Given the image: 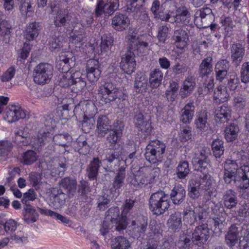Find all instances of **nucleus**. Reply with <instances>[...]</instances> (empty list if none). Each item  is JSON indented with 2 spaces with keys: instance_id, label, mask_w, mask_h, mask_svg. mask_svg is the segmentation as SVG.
<instances>
[{
  "instance_id": "obj_1",
  "label": "nucleus",
  "mask_w": 249,
  "mask_h": 249,
  "mask_svg": "<svg viewBox=\"0 0 249 249\" xmlns=\"http://www.w3.org/2000/svg\"><path fill=\"white\" fill-rule=\"evenodd\" d=\"M224 168V180L226 183H233L241 189H246L249 187V165L238 168L235 161L228 159L225 161Z\"/></svg>"
},
{
  "instance_id": "obj_2",
  "label": "nucleus",
  "mask_w": 249,
  "mask_h": 249,
  "mask_svg": "<svg viewBox=\"0 0 249 249\" xmlns=\"http://www.w3.org/2000/svg\"><path fill=\"white\" fill-rule=\"evenodd\" d=\"M97 107L91 100L83 101L76 106L74 113L79 119L83 118L82 126L91 129L94 125V116L97 113Z\"/></svg>"
},
{
  "instance_id": "obj_3",
  "label": "nucleus",
  "mask_w": 249,
  "mask_h": 249,
  "mask_svg": "<svg viewBox=\"0 0 249 249\" xmlns=\"http://www.w3.org/2000/svg\"><path fill=\"white\" fill-rule=\"evenodd\" d=\"M119 210L118 207L110 208L106 214L105 220L103 222L100 231L103 235H105L108 230L113 227V224H115V230L120 231L125 229L127 223L124 216L119 215Z\"/></svg>"
},
{
  "instance_id": "obj_4",
  "label": "nucleus",
  "mask_w": 249,
  "mask_h": 249,
  "mask_svg": "<svg viewBox=\"0 0 249 249\" xmlns=\"http://www.w3.org/2000/svg\"><path fill=\"white\" fill-rule=\"evenodd\" d=\"M170 200L169 196L164 192L158 191L150 197L149 205L150 211L156 215H160L168 210Z\"/></svg>"
},
{
  "instance_id": "obj_5",
  "label": "nucleus",
  "mask_w": 249,
  "mask_h": 249,
  "mask_svg": "<svg viewBox=\"0 0 249 249\" xmlns=\"http://www.w3.org/2000/svg\"><path fill=\"white\" fill-rule=\"evenodd\" d=\"M101 100L105 104H110L116 99L124 100L125 95L122 91L111 83L101 85L98 89Z\"/></svg>"
},
{
  "instance_id": "obj_6",
  "label": "nucleus",
  "mask_w": 249,
  "mask_h": 249,
  "mask_svg": "<svg viewBox=\"0 0 249 249\" xmlns=\"http://www.w3.org/2000/svg\"><path fill=\"white\" fill-rule=\"evenodd\" d=\"M159 168H154L149 172L144 173L140 170L138 171L136 174L133 175V178L128 177L127 179H131L130 184L136 188H142L148 184L154 182L155 178L159 175Z\"/></svg>"
},
{
  "instance_id": "obj_7",
  "label": "nucleus",
  "mask_w": 249,
  "mask_h": 249,
  "mask_svg": "<svg viewBox=\"0 0 249 249\" xmlns=\"http://www.w3.org/2000/svg\"><path fill=\"white\" fill-rule=\"evenodd\" d=\"M53 68L48 63H42L36 66L33 71L34 82L38 85L48 83L53 75Z\"/></svg>"
},
{
  "instance_id": "obj_8",
  "label": "nucleus",
  "mask_w": 249,
  "mask_h": 249,
  "mask_svg": "<svg viewBox=\"0 0 249 249\" xmlns=\"http://www.w3.org/2000/svg\"><path fill=\"white\" fill-rule=\"evenodd\" d=\"M119 6L118 0H102L99 1L95 8V14L97 16H101L103 13L110 15Z\"/></svg>"
},
{
  "instance_id": "obj_9",
  "label": "nucleus",
  "mask_w": 249,
  "mask_h": 249,
  "mask_svg": "<svg viewBox=\"0 0 249 249\" xmlns=\"http://www.w3.org/2000/svg\"><path fill=\"white\" fill-rule=\"evenodd\" d=\"M87 77L91 83H95L99 79L101 70L99 61L94 59H91L87 61L86 67Z\"/></svg>"
},
{
  "instance_id": "obj_10",
  "label": "nucleus",
  "mask_w": 249,
  "mask_h": 249,
  "mask_svg": "<svg viewBox=\"0 0 249 249\" xmlns=\"http://www.w3.org/2000/svg\"><path fill=\"white\" fill-rule=\"evenodd\" d=\"M49 193L50 205L55 209L62 208L65 203L66 194L57 188H51Z\"/></svg>"
},
{
  "instance_id": "obj_11",
  "label": "nucleus",
  "mask_w": 249,
  "mask_h": 249,
  "mask_svg": "<svg viewBox=\"0 0 249 249\" xmlns=\"http://www.w3.org/2000/svg\"><path fill=\"white\" fill-rule=\"evenodd\" d=\"M136 62L135 55L131 51L127 52L123 56L120 62L121 70L128 74H131L135 71Z\"/></svg>"
},
{
  "instance_id": "obj_12",
  "label": "nucleus",
  "mask_w": 249,
  "mask_h": 249,
  "mask_svg": "<svg viewBox=\"0 0 249 249\" xmlns=\"http://www.w3.org/2000/svg\"><path fill=\"white\" fill-rule=\"evenodd\" d=\"M192 164L195 170L204 173H206L210 167L207 156L204 152H201L192 159Z\"/></svg>"
},
{
  "instance_id": "obj_13",
  "label": "nucleus",
  "mask_w": 249,
  "mask_h": 249,
  "mask_svg": "<svg viewBox=\"0 0 249 249\" xmlns=\"http://www.w3.org/2000/svg\"><path fill=\"white\" fill-rule=\"evenodd\" d=\"M29 118L28 114L22 109L21 108L12 106L9 108L6 112L4 119L10 123H12L19 119H28Z\"/></svg>"
},
{
  "instance_id": "obj_14",
  "label": "nucleus",
  "mask_w": 249,
  "mask_h": 249,
  "mask_svg": "<svg viewBox=\"0 0 249 249\" xmlns=\"http://www.w3.org/2000/svg\"><path fill=\"white\" fill-rule=\"evenodd\" d=\"M85 34L83 26L81 25V27H79L76 25L71 31V35H70V43L74 45L76 48H80L85 38Z\"/></svg>"
},
{
  "instance_id": "obj_15",
  "label": "nucleus",
  "mask_w": 249,
  "mask_h": 249,
  "mask_svg": "<svg viewBox=\"0 0 249 249\" xmlns=\"http://www.w3.org/2000/svg\"><path fill=\"white\" fill-rule=\"evenodd\" d=\"M142 36L137 37L136 35H129L126 37L129 44L130 49L131 51L144 53V50L148 46V43L142 39Z\"/></svg>"
},
{
  "instance_id": "obj_16",
  "label": "nucleus",
  "mask_w": 249,
  "mask_h": 249,
  "mask_svg": "<svg viewBox=\"0 0 249 249\" xmlns=\"http://www.w3.org/2000/svg\"><path fill=\"white\" fill-rule=\"evenodd\" d=\"M172 40L177 48L183 52L187 47L188 35L185 31L178 29L174 31Z\"/></svg>"
},
{
  "instance_id": "obj_17",
  "label": "nucleus",
  "mask_w": 249,
  "mask_h": 249,
  "mask_svg": "<svg viewBox=\"0 0 249 249\" xmlns=\"http://www.w3.org/2000/svg\"><path fill=\"white\" fill-rule=\"evenodd\" d=\"M59 75L58 84L62 87L66 88L71 86L73 84L74 78H78L80 75V72L77 71L72 73L71 71H60Z\"/></svg>"
},
{
  "instance_id": "obj_18",
  "label": "nucleus",
  "mask_w": 249,
  "mask_h": 249,
  "mask_svg": "<svg viewBox=\"0 0 249 249\" xmlns=\"http://www.w3.org/2000/svg\"><path fill=\"white\" fill-rule=\"evenodd\" d=\"M111 121L108 119L107 116L105 115H100L98 117L97 120L96 133L98 137H104L105 135L112 129L111 124Z\"/></svg>"
},
{
  "instance_id": "obj_19",
  "label": "nucleus",
  "mask_w": 249,
  "mask_h": 249,
  "mask_svg": "<svg viewBox=\"0 0 249 249\" xmlns=\"http://www.w3.org/2000/svg\"><path fill=\"white\" fill-rule=\"evenodd\" d=\"M210 236V230L207 224H203L196 227L192 233V240L198 241L201 243L206 242Z\"/></svg>"
},
{
  "instance_id": "obj_20",
  "label": "nucleus",
  "mask_w": 249,
  "mask_h": 249,
  "mask_svg": "<svg viewBox=\"0 0 249 249\" xmlns=\"http://www.w3.org/2000/svg\"><path fill=\"white\" fill-rule=\"evenodd\" d=\"M191 16L189 11L185 9H178L176 14L174 13L170 22L176 23L180 26L187 25L190 23Z\"/></svg>"
},
{
  "instance_id": "obj_21",
  "label": "nucleus",
  "mask_w": 249,
  "mask_h": 249,
  "mask_svg": "<svg viewBox=\"0 0 249 249\" xmlns=\"http://www.w3.org/2000/svg\"><path fill=\"white\" fill-rule=\"evenodd\" d=\"M134 123L139 130L144 131L146 134L151 132L152 130L151 123L149 119L144 117L142 114L139 113L136 114L134 118Z\"/></svg>"
},
{
  "instance_id": "obj_22",
  "label": "nucleus",
  "mask_w": 249,
  "mask_h": 249,
  "mask_svg": "<svg viewBox=\"0 0 249 249\" xmlns=\"http://www.w3.org/2000/svg\"><path fill=\"white\" fill-rule=\"evenodd\" d=\"M231 107L225 104L217 107L214 112L215 120L221 123L227 122L231 117Z\"/></svg>"
},
{
  "instance_id": "obj_23",
  "label": "nucleus",
  "mask_w": 249,
  "mask_h": 249,
  "mask_svg": "<svg viewBox=\"0 0 249 249\" xmlns=\"http://www.w3.org/2000/svg\"><path fill=\"white\" fill-rule=\"evenodd\" d=\"M129 19L127 16L120 14L116 15L112 19V26L117 31H122L125 30L129 24Z\"/></svg>"
},
{
  "instance_id": "obj_24",
  "label": "nucleus",
  "mask_w": 249,
  "mask_h": 249,
  "mask_svg": "<svg viewBox=\"0 0 249 249\" xmlns=\"http://www.w3.org/2000/svg\"><path fill=\"white\" fill-rule=\"evenodd\" d=\"M60 186L66 190L69 197H73L77 190V181L75 179L66 177L61 179Z\"/></svg>"
},
{
  "instance_id": "obj_25",
  "label": "nucleus",
  "mask_w": 249,
  "mask_h": 249,
  "mask_svg": "<svg viewBox=\"0 0 249 249\" xmlns=\"http://www.w3.org/2000/svg\"><path fill=\"white\" fill-rule=\"evenodd\" d=\"M132 234L137 237L144 232L147 227V222L142 217H139L131 223Z\"/></svg>"
},
{
  "instance_id": "obj_26",
  "label": "nucleus",
  "mask_w": 249,
  "mask_h": 249,
  "mask_svg": "<svg viewBox=\"0 0 249 249\" xmlns=\"http://www.w3.org/2000/svg\"><path fill=\"white\" fill-rule=\"evenodd\" d=\"M240 239L239 231L236 225H232L225 236V241L230 247H233L237 244Z\"/></svg>"
},
{
  "instance_id": "obj_27",
  "label": "nucleus",
  "mask_w": 249,
  "mask_h": 249,
  "mask_svg": "<svg viewBox=\"0 0 249 249\" xmlns=\"http://www.w3.org/2000/svg\"><path fill=\"white\" fill-rule=\"evenodd\" d=\"M196 85L195 79L193 76H188L183 82L180 89V95L182 98L189 96L193 92Z\"/></svg>"
},
{
  "instance_id": "obj_28",
  "label": "nucleus",
  "mask_w": 249,
  "mask_h": 249,
  "mask_svg": "<svg viewBox=\"0 0 249 249\" xmlns=\"http://www.w3.org/2000/svg\"><path fill=\"white\" fill-rule=\"evenodd\" d=\"M231 58L234 63L238 65L242 61L245 50L241 44H232L231 48Z\"/></svg>"
},
{
  "instance_id": "obj_29",
  "label": "nucleus",
  "mask_w": 249,
  "mask_h": 249,
  "mask_svg": "<svg viewBox=\"0 0 249 249\" xmlns=\"http://www.w3.org/2000/svg\"><path fill=\"white\" fill-rule=\"evenodd\" d=\"M164 152H161L155 148H146L145 153V159L150 163L155 164L161 161Z\"/></svg>"
},
{
  "instance_id": "obj_30",
  "label": "nucleus",
  "mask_w": 249,
  "mask_h": 249,
  "mask_svg": "<svg viewBox=\"0 0 249 249\" xmlns=\"http://www.w3.org/2000/svg\"><path fill=\"white\" fill-rule=\"evenodd\" d=\"M223 200L225 207L232 209L237 204L236 193L231 189L228 190L224 194Z\"/></svg>"
},
{
  "instance_id": "obj_31",
  "label": "nucleus",
  "mask_w": 249,
  "mask_h": 249,
  "mask_svg": "<svg viewBox=\"0 0 249 249\" xmlns=\"http://www.w3.org/2000/svg\"><path fill=\"white\" fill-rule=\"evenodd\" d=\"M185 193L184 188L180 185H177L172 190L170 197L174 204H179L184 200Z\"/></svg>"
},
{
  "instance_id": "obj_32",
  "label": "nucleus",
  "mask_w": 249,
  "mask_h": 249,
  "mask_svg": "<svg viewBox=\"0 0 249 249\" xmlns=\"http://www.w3.org/2000/svg\"><path fill=\"white\" fill-rule=\"evenodd\" d=\"M39 24L36 22L30 23L26 27L24 33L25 39L28 41L35 39L38 35Z\"/></svg>"
},
{
  "instance_id": "obj_33",
  "label": "nucleus",
  "mask_w": 249,
  "mask_h": 249,
  "mask_svg": "<svg viewBox=\"0 0 249 249\" xmlns=\"http://www.w3.org/2000/svg\"><path fill=\"white\" fill-rule=\"evenodd\" d=\"M195 110L193 103L187 104L181 110L180 120L183 123L189 124L193 119Z\"/></svg>"
},
{
  "instance_id": "obj_34",
  "label": "nucleus",
  "mask_w": 249,
  "mask_h": 249,
  "mask_svg": "<svg viewBox=\"0 0 249 249\" xmlns=\"http://www.w3.org/2000/svg\"><path fill=\"white\" fill-rule=\"evenodd\" d=\"M19 10L22 16H30L34 12V3L31 0H18Z\"/></svg>"
},
{
  "instance_id": "obj_35",
  "label": "nucleus",
  "mask_w": 249,
  "mask_h": 249,
  "mask_svg": "<svg viewBox=\"0 0 249 249\" xmlns=\"http://www.w3.org/2000/svg\"><path fill=\"white\" fill-rule=\"evenodd\" d=\"M163 78V73L160 69H155L150 73L149 83L150 86L156 89L159 87L161 84Z\"/></svg>"
},
{
  "instance_id": "obj_36",
  "label": "nucleus",
  "mask_w": 249,
  "mask_h": 249,
  "mask_svg": "<svg viewBox=\"0 0 249 249\" xmlns=\"http://www.w3.org/2000/svg\"><path fill=\"white\" fill-rule=\"evenodd\" d=\"M101 162L97 158H93L87 169V174L90 179H95L98 173V169Z\"/></svg>"
},
{
  "instance_id": "obj_37",
  "label": "nucleus",
  "mask_w": 249,
  "mask_h": 249,
  "mask_svg": "<svg viewBox=\"0 0 249 249\" xmlns=\"http://www.w3.org/2000/svg\"><path fill=\"white\" fill-rule=\"evenodd\" d=\"M126 177L125 169L122 166L117 171L116 176L113 179V187L116 190H119L124 184Z\"/></svg>"
},
{
  "instance_id": "obj_38",
  "label": "nucleus",
  "mask_w": 249,
  "mask_h": 249,
  "mask_svg": "<svg viewBox=\"0 0 249 249\" xmlns=\"http://www.w3.org/2000/svg\"><path fill=\"white\" fill-rule=\"evenodd\" d=\"M195 208L186 207L183 212V220L186 225H192L196 221V215Z\"/></svg>"
},
{
  "instance_id": "obj_39",
  "label": "nucleus",
  "mask_w": 249,
  "mask_h": 249,
  "mask_svg": "<svg viewBox=\"0 0 249 249\" xmlns=\"http://www.w3.org/2000/svg\"><path fill=\"white\" fill-rule=\"evenodd\" d=\"M64 34L61 35V33H56L54 36H52L49 41V49L52 51H55L59 49L62 46V43L65 41V36Z\"/></svg>"
},
{
  "instance_id": "obj_40",
  "label": "nucleus",
  "mask_w": 249,
  "mask_h": 249,
  "mask_svg": "<svg viewBox=\"0 0 249 249\" xmlns=\"http://www.w3.org/2000/svg\"><path fill=\"white\" fill-rule=\"evenodd\" d=\"M212 58L207 57L202 60L199 66L200 75L203 77H207L213 71V66L212 64Z\"/></svg>"
},
{
  "instance_id": "obj_41",
  "label": "nucleus",
  "mask_w": 249,
  "mask_h": 249,
  "mask_svg": "<svg viewBox=\"0 0 249 249\" xmlns=\"http://www.w3.org/2000/svg\"><path fill=\"white\" fill-rule=\"evenodd\" d=\"M24 210L23 219L27 223H34L36 221L38 215L32 206L27 205Z\"/></svg>"
},
{
  "instance_id": "obj_42",
  "label": "nucleus",
  "mask_w": 249,
  "mask_h": 249,
  "mask_svg": "<svg viewBox=\"0 0 249 249\" xmlns=\"http://www.w3.org/2000/svg\"><path fill=\"white\" fill-rule=\"evenodd\" d=\"M224 211V208L220 203L214 204L212 207V212L216 216L213 218L215 226H219L220 224H222L225 221V218L223 216Z\"/></svg>"
},
{
  "instance_id": "obj_43",
  "label": "nucleus",
  "mask_w": 249,
  "mask_h": 249,
  "mask_svg": "<svg viewBox=\"0 0 249 249\" xmlns=\"http://www.w3.org/2000/svg\"><path fill=\"white\" fill-rule=\"evenodd\" d=\"M116 127L114 125L112 129L109 131V135L107 137V142L109 143V148L111 149L115 147V145L118 142L121 137L118 131L119 129H121L122 126H119V129Z\"/></svg>"
},
{
  "instance_id": "obj_44",
  "label": "nucleus",
  "mask_w": 249,
  "mask_h": 249,
  "mask_svg": "<svg viewBox=\"0 0 249 249\" xmlns=\"http://www.w3.org/2000/svg\"><path fill=\"white\" fill-rule=\"evenodd\" d=\"M39 210L42 214L50 216L54 219L59 220L64 224L71 223V220L69 218L52 210L42 208H39Z\"/></svg>"
},
{
  "instance_id": "obj_45",
  "label": "nucleus",
  "mask_w": 249,
  "mask_h": 249,
  "mask_svg": "<svg viewBox=\"0 0 249 249\" xmlns=\"http://www.w3.org/2000/svg\"><path fill=\"white\" fill-rule=\"evenodd\" d=\"M239 132L238 127L234 124H231L227 127L225 130V138L228 142H231L236 140Z\"/></svg>"
},
{
  "instance_id": "obj_46",
  "label": "nucleus",
  "mask_w": 249,
  "mask_h": 249,
  "mask_svg": "<svg viewBox=\"0 0 249 249\" xmlns=\"http://www.w3.org/2000/svg\"><path fill=\"white\" fill-rule=\"evenodd\" d=\"M208 119V112L206 110H201L197 115V119L195 124L197 129L202 130L206 126Z\"/></svg>"
},
{
  "instance_id": "obj_47",
  "label": "nucleus",
  "mask_w": 249,
  "mask_h": 249,
  "mask_svg": "<svg viewBox=\"0 0 249 249\" xmlns=\"http://www.w3.org/2000/svg\"><path fill=\"white\" fill-rule=\"evenodd\" d=\"M111 243V247L113 249H128L130 247L129 241L122 236L114 238Z\"/></svg>"
},
{
  "instance_id": "obj_48",
  "label": "nucleus",
  "mask_w": 249,
  "mask_h": 249,
  "mask_svg": "<svg viewBox=\"0 0 249 249\" xmlns=\"http://www.w3.org/2000/svg\"><path fill=\"white\" fill-rule=\"evenodd\" d=\"M113 40L110 34H104L101 37V51L102 53L108 52L111 48Z\"/></svg>"
},
{
  "instance_id": "obj_49",
  "label": "nucleus",
  "mask_w": 249,
  "mask_h": 249,
  "mask_svg": "<svg viewBox=\"0 0 249 249\" xmlns=\"http://www.w3.org/2000/svg\"><path fill=\"white\" fill-rule=\"evenodd\" d=\"M147 80L144 76L137 77L134 83V88L136 91L140 93H143L147 89Z\"/></svg>"
},
{
  "instance_id": "obj_50",
  "label": "nucleus",
  "mask_w": 249,
  "mask_h": 249,
  "mask_svg": "<svg viewBox=\"0 0 249 249\" xmlns=\"http://www.w3.org/2000/svg\"><path fill=\"white\" fill-rule=\"evenodd\" d=\"M196 184L199 185V187L201 190H208L212 185V180L211 177L209 175H204L199 179H194Z\"/></svg>"
},
{
  "instance_id": "obj_51",
  "label": "nucleus",
  "mask_w": 249,
  "mask_h": 249,
  "mask_svg": "<svg viewBox=\"0 0 249 249\" xmlns=\"http://www.w3.org/2000/svg\"><path fill=\"white\" fill-rule=\"evenodd\" d=\"M220 19V22L225 29V36H230L232 34L234 27L231 18L222 16Z\"/></svg>"
},
{
  "instance_id": "obj_52",
  "label": "nucleus",
  "mask_w": 249,
  "mask_h": 249,
  "mask_svg": "<svg viewBox=\"0 0 249 249\" xmlns=\"http://www.w3.org/2000/svg\"><path fill=\"white\" fill-rule=\"evenodd\" d=\"M10 235L8 238L15 243H25L28 242V237L26 234L21 230H18V229L14 233Z\"/></svg>"
},
{
  "instance_id": "obj_53",
  "label": "nucleus",
  "mask_w": 249,
  "mask_h": 249,
  "mask_svg": "<svg viewBox=\"0 0 249 249\" xmlns=\"http://www.w3.org/2000/svg\"><path fill=\"white\" fill-rule=\"evenodd\" d=\"M223 142L219 139L214 140L212 144V148L214 156L217 158H219L224 152Z\"/></svg>"
},
{
  "instance_id": "obj_54",
  "label": "nucleus",
  "mask_w": 249,
  "mask_h": 249,
  "mask_svg": "<svg viewBox=\"0 0 249 249\" xmlns=\"http://www.w3.org/2000/svg\"><path fill=\"white\" fill-rule=\"evenodd\" d=\"M178 85L176 82L170 83V86L166 91V96L168 101L172 102L177 98Z\"/></svg>"
},
{
  "instance_id": "obj_55",
  "label": "nucleus",
  "mask_w": 249,
  "mask_h": 249,
  "mask_svg": "<svg viewBox=\"0 0 249 249\" xmlns=\"http://www.w3.org/2000/svg\"><path fill=\"white\" fill-rule=\"evenodd\" d=\"M229 97V94L225 87L219 86L214 91L213 98L215 100H218L217 102H224L227 101Z\"/></svg>"
},
{
  "instance_id": "obj_56",
  "label": "nucleus",
  "mask_w": 249,
  "mask_h": 249,
  "mask_svg": "<svg viewBox=\"0 0 249 249\" xmlns=\"http://www.w3.org/2000/svg\"><path fill=\"white\" fill-rule=\"evenodd\" d=\"M188 162L186 161L180 162L177 167V175L179 178H184L189 173Z\"/></svg>"
},
{
  "instance_id": "obj_57",
  "label": "nucleus",
  "mask_w": 249,
  "mask_h": 249,
  "mask_svg": "<svg viewBox=\"0 0 249 249\" xmlns=\"http://www.w3.org/2000/svg\"><path fill=\"white\" fill-rule=\"evenodd\" d=\"M16 140H18L23 143V145H27L29 143V134L26 128H21L15 132Z\"/></svg>"
},
{
  "instance_id": "obj_58",
  "label": "nucleus",
  "mask_w": 249,
  "mask_h": 249,
  "mask_svg": "<svg viewBox=\"0 0 249 249\" xmlns=\"http://www.w3.org/2000/svg\"><path fill=\"white\" fill-rule=\"evenodd\" d=\"M19 224L15 220L10 219L3 224L5 232L7 234L11 235L18 229Z\"/></svg>"
},
{
  "instance_id": "obj_59",
  "label": "nucleus",
  "mask_w": 249,
  "mask_h": 249,
  "mask_svg": "<svg viewBox=\"0 0 249 249\" xmlns=\"http://www.w3.org/2000/svg\"><path fill=\"white\" fill-rule=\"evenodd\" d=\"M36 153L33 150H28L22 156V162L26 165H30L37 160Z\"/></svg>"
},
{
  "instance_id": "obj_60",
  "label": "nucleus",
  "mask_w": 249,
  "mask_h": 249,
  "mask_svg": "<svg viewBox=\"0 0 249 249\" xmlns=\"http://www.w3.org/2000/svg\"><path fill=\"white\" fill-rule=\"evenodd\" d=\"M213 79L208 78L206 80L205 83L199 88V91L201 94H207L213 91Z\"/></svg>"
},
{
  "instance_id": "obj_61",
  "label": "nucleus",
  "mask_w": 249,
  "mask_h": 249,
  "mask_svg": "<svg viewBox=\"0 0 249 249\" xmlns=\"http://www.w3.org/2000/svg\"><path fill=\"white\" fill-rule=\"evenodd\" d=\"M200 188L198 184H196L195 182V179H192L190 182L189 188V196L192 199H196L197 198L199 195V190Z\"/></svg>"
},
{
  "instance_id": "obj_62",
  "label": "nucleus",
  "mask_w": 249,
  "mask_h": 249,
  "mask_svg": "<svg viewBox=\"0 0 249 249\" xmlns=\"http://www.w3.org/2000/svg\"><path fill=\"white\" fill-rule=\"evenodd\" d=\"M82 73L78 78H74L71 91L74 92L81 91L86 86V82L81 78Z\"/></svg>"
},
{
  "instance_id": "obj_63",
  "label": "nucleus",
  "mask_w": 249,
  "mask_h": 249,
  "mask_svg": "<svg viewBox=\"0 0 249 249\" xmlns=\"http://www.w3.org/2000/svg\"><path fill=\"white\" fill-rule=\"evenodd\" d=\"M239 83V79L237 74L235 72L231 73L227 84L228 88L231 90L234 91L238 87Z\"/></svg>"
},
{
  "instance_id": "obj_64",
  "label": "nucleus",
  "mask_w": 249,
  "mask_h": 249,
  "mask_svg": "<svg viewBox=\"0 0 249 249\" xmlns=\"http://www.w3.org/2000/svg\"><path fill=\"white\" fill-rule=\"evenodd\" d=\"M241 81L245 84L249 83V62L244 63L240 71Z\"/></svg>"
}]
</instances>
